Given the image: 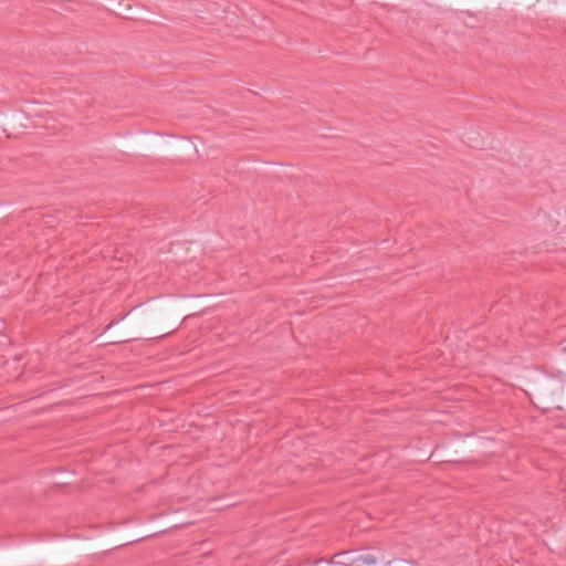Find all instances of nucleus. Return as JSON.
I'll return each instance as SVG.
<instances>
[{"mask_svg": "<svg viewBox=\"0 0 566 566\" xmlns=\"http://www.w3.org/2000/svg\"><path fill=\"white\" fill-rule=\"evenodd\" d=\"M356 549L343 551L334 555V557L327 562L328 564L342 565V566H354L355 565Z\"/></svg>", "mask_w": 566, "mask_h": 566, "instance_id": "obj_1", "label": "nucleus"}, {"mask_svg": "<svg viewBox=\"0 0 566 566\" xmlns=\"http://www.w3.org/2000/svg\"><path fill=\"white\" fill-rule=\"evenodd\" d=\"M378 562L379 558L375 554L356 549L354 566H375Z\"/></svg>", "mask_w": 566, "mask_h": 566, "instance_id": "obj_2", "label": "nucleus"}]
</instances>
